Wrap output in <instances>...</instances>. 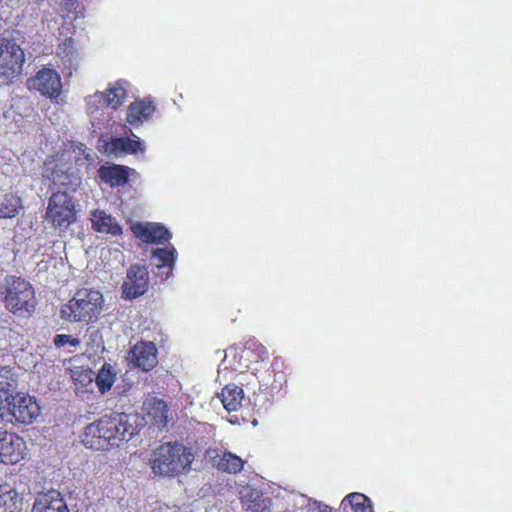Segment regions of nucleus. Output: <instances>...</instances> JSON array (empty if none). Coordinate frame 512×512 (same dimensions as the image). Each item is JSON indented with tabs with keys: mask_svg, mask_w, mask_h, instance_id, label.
Listing matches in <instances>:
<instances>
[{
	"mask_svg": "<svg viewBox=\"0 0 512 512\" xmlns=\"http://www.w3.org/2000/svg\"><path fill=\"white\" fill-rule=\"evenodd\" d=\"M204 456L213 469L231 475L240 473L246 463L240 456L219 447L207 448Z\"/></svg>",
	"mask_w": 512,
	"mask_h": 512,
	"instance_id": "nucleus-9",
	"label": "nucleus"
},
{
	"mask_svg": "<svg viewBox=\"0 0 512 512\" xmlns=\"http://www.w3.org/2000/svg\"><path fill=\"white\" fill-rule=\"evenodd\" d=\"M107 151L110 154L118 156L120 154H136L144 151L140 140L130 139L128 137L112 138L107 144Z\"/></svg>",
	"mask_w": 512,
	"mask_h": 512,
	"instance_id": "nucleus-21",
	"label": "nucleus"
},
{
	"mask_svg": "<svg viewBox=\"0 0 512 512\" xmlns=\"http://www.w3.org/2000/svg\"><path fill=\"white\" fill-rule=\"evenodd\" d=\"M194 459L190 447L179 441H168L151 451L149 467L154 476L172 479L188 473Z\"/></svg>",
	"mask_w": 512,
	"mask_h": 512,
	"instance_id": "nucleus-2",
	"label": "nucleus"
},
{
	"mask_svg": "<svg viewBox=\"0 0 512 512\" xmlns=\"http://www.w3.org/2000/svg\"><path fill=\"white\" fill-rule=\"evenodd\" d=\"M0 512H20L18 495L7 484H0Z\"/></svg>",
	"mask_w": 512,
	"mask_h": 512,
	"instance_id": "nucleus-27",
	"label": "nucleus"
},
{
	"mask_svg": "<svg viewBox=\"0 0 512 512\" xmlns=\"http://www.w3.org/2000/svg\"><path fill=\"white\" fill-rule=\"evenodd\" d=\"M26 454L25 440L18 434L3 429L0 436V461L4 464H17Z\"/></svg>",
	"mask_w": 512,
	"mask_h": 512,
	"instance_id": "nucleus-10",
	"label": "nucleus"
},
{
	"mask_svg": "<svg viewBox=\"0 0 512 512\" xmlns=\"http://www.w3.org/2000/svg\"><path fill=\"white\" fill-rule=\"evenodd\" d=\"M355 512H374L371 501L368 502L367 504H365L364 506H362L361 508H359Z\"/></svg>",
	"mask_w": 512,
	"mask_h": 512,
	"instance_id": "nucleus-32",
	"label": "nucleus"
},
{
	"mask_svg": "<svg viewBox=\"0 0 512 512\" xmlns=\"http://www.w3.org/2000/svg\"><path fill=\"white\" fill-rule=\"evenodd\" d=\"M107 107L111 109H118L127 98V89L124 83L117 81L110 85L104 93L101 94Z\"/></svg>",
	"mask_w": 512,
	"mask_h": 512,
	"instance_id": "nucleus-22",
	"label": "nucleus"
},
{
	"mask_svg": "<svg viewBox=\"0 0 512 512\" xmlns=\"http://www.w3.org/2000/svg\"><path fill=\"white\" fill-rule=\"evenodd\" d=\"M104 299L100 291L92 288H80L74 296L61 306L60 316L69 322H92L98 318Z\"/></svg>",
	"mask_w": 512,
	"mask_h": 512,
	"instance_id": "nucleus-4",
	"label": "nucleus"
},
{
	"mask_svg": "<svg viewBox=\"0 0 512 512\" xmlns=\"http://www.w3.org/2000/svg\"><path fill=\"white\" fill-rule=\"evenodd\" d=\"M268 359L269 354L266 347L256 340L247 341L240 353L241 367L250 370L254 375L263 364H266Z\"/></svg>",
	"mask_w": 512,
	"mask_h": 512,
	"instance_id": "nucleus-12",
	"label": "nucleus"
},
{
	"mask_svg": "<svg viewBox=\"0 0 512 512\" xmlns=\"http://www.w3.org/2000/svg\"><path fill=\"white\" fill-rule=\"evenodd\" d=\"M56 55L66 68L71 69L78 56L74 40L72 38L63 40L57 47Z\"/></svg>",
	"mask_w": 512,
	"mask_h": 512,
	"instance_id": "nucleus-26",
	"label": "nucleus"
},
{
	"mask_svg": "<svg viewBox=\"0 0 512 512\" xmlns=\"http://www.w3.org/2000/svg\"><path fill=\"white\" fill-rule=\"evenodd\" d=\"M12 369L9 367H0V403L6 396H10L15 386Z\"/></svg>",
	"mask_w": 512,
	"mask_h": 512,
	"instance_id": "nucleus-28",
	"label": "nucleus"
},
{
	"mask_svg": "<svg viewBox=\"0 0 512 512\" xmlns=\"http://www.w3.org/2000/svg\"><path fill=\"white\" fill-rule=\"evenodd\" d=\"M266 509H267V506L264 505L263 499H259V501H257L255 499V500L251 501V503L248 505V510H250L252 512H265Z\"/></svg>",
	"mask_w": 512,
	"mask_h": 512,
	"instance_id": "nucleus-31",
	"label": "nucleus"
},
{
	"mask_svg": "<svg viewBox=\"0 0 512 512\" xmlns=\"http://www.w3.org/2000/svg\"><path fill=\"white\" fill-rule=\"evenodd\" d=\"M130 361L134 367L149 372L158 364V351L153 342L140 341L130 351Z\"/></svg>",
	"mask_w": 512,
	"mask_h": 512,
	"instance_id": "nucleus-13",
	"label": "nucleus"
},
{
	"mask_svg": "<svg viewBox=\"0 0 512 512\" xmlns=\"http://www.w3.org/2000/svg\"><path fill=\"white\" fill-rule=\"evenodd\" d=\"M91 372L90 373H85L84 376L88 378V381H92V378H91Z\"/></svg>",
	"mask_w": 512,
	"mask_h": 512,
	"instance_id": "nucleus-34",
	"label": "nucleus"
},
{
	"mask_svg": "<svg viewBox=\"0 0 512 512\" xmlns=\"http://www.w3.org/2000/svg\"><path fill=\"white\" fill-rule=\"evenodd\" d=\"M132 172H134L132 168L120 164L102 165L98 169L101 181L111 187L126 185Z\"/></svg>",
	"mask_w": 512,
	"mask_h": 512,
	"instance_id": "nucleus-16",
	"label": "nucleus"
},
{
	"mask_svg": "<svg viewBox=\"0 0 512 512\" xmlns=\"http://www.w3.org/2000/svg\"><path fill=\"white\" fill-rule=\"evenodd\" d=\"M144 410L150 422L160 430L169 422V406L163 399L151 397L144 402Z\"/></svg>",
	"mask_w": 512,
	"mask_h": 512,
	"instance_id": "nucleus-17",
	"label": "nucleus"
},
{
	"mask_svg": "<svg viewBox=\"0 0 512 512\" xmlns=\"http://www.w3.org/2000/svg\"><path fill=\"white\" fill-rule=\"evenodd\" d=\"M156 111V106L151 99L136 100L128 106L126 121L132 126H139L147 121Z\"/></svg>",
	"mask_w": 512,
	"mask_h": 512,
	"instance_id": "nucleus-19",
	"label": "nucleus"
},
{
	"mask_svg": "<svg viewBox=\"0 0 512 512\" xmlns=\"http://www.w3.org/2000/svg\"><path fill=\"white\" fill-rule=\"evenodd\" d=\"M130 229L135 237L144 243L161 244L168 242L172 237L168 229L157 223L136 222L131 224Z\"/></svg>",
	"mask_w": 512,
	"mask_h": 512,
	"instance_id": "nucleus-14",
	"label": "nucleus"
},
{
	"mask_svg": "<svg viewBox=\"0 0 512 512\" xmlns=\"http://www.w3.org/2000/svg\"><path fill=\"white\" fill-rule=\"evenodd\" d=\"M41 413V406L34 396L15 392L0 403V418L12 425H30Z\"/></svg>",
	"mask_w": 512,
	"mask_h": 512,
	"instance_id": "nucleus-5",
	"label": "nucleus"
},
{
	"mask_svg": "<svg viewBox=\"0 0 512 512\" xmlns=\"http://www.w3.org/2000/svg\"><path fill=\"white\" fill-rule=\"evenodd\" d=\"M148 284L147 268L140 264L131 265L122 284V298L131 300L143 295L148 290Z\"/></svg>",
	"mask_w": 512,
	"mask_h": 512,
	"instance_id": "nucleus-11",
	"label": "nucleus"
},
{
	"mask_svg": "<svg viewBox=\"0 0 512 512\" xmlns=\"http://www.w3.org/2000/svg\"><path fill=\"white\" fill-rule=\"evenodd\" d=\"M344 501H347L351 505L353 511L355 512L359 508L370 502L371 500L362 493L354 492L348 494L345 497Z\"/></svg>",
	"mask_w": 512,
	"mask_h": 512,
	"instance_id": "nucleus-29",
	"label": "nucleus"
},
{
	"mask_svg": "<svg viewBox=\"0 0 512 512\" xmlns=\"http://www.w3.org/2000/svg\"><path fill=\"white\" fill-rule=\"evenodd\" d=\"M92 228L98 233L119 236L122 234V227L110 214L100 209L91 212Z\"/></svg>",
	"mask_w": 512,
	"mask_h": 512,
	"instance_id": "nucleus-20",
	"label": "nucleus"
},
{
	"mask_svg": "<svg viewBox=\"0 0 512 512\" xmlns=\"http://www.w3.org/2000/svg\"><path fill=\"white\" fill-rule=\"evenodd\" d=\"M53 343L58 348L63 347L66 344L77 347L80 345V340L78 338L72 337L71 335L57 334L53 339Z\"/></svg>",
	"mask_w": 512,
	"mask_h": 512,
	"instance_id": "nucleus-30",
	"label": "nucleus"
},
{
	"mask_svg": "<svg viewBox=\"0 0 512 512\" xmlns=\"http://www.w3.org/2000/svg\"><path fill=\"white\" fill-rule=\"evenodd\" d=\"M0 302L13 315L28 318L37 306L35 289L23 277L7 275L0 282Z\"/></svg>",
	"mask_w": 512,
	"mask_h": 512,
	"instance_id": "nucleus-3",
	"label": "nucleus"
},
{
	"mask_svg": "<svg viewBox=\"0 0 512 512\" xmlns=\"http://www.w3.org/2000/svg\"><path fill=\"white\" fill-rule=\"evenodd\" d=\"M25 54L13 40L0 38V83L8 84L21 75Z\"/></svg>",
	"mask_w": 512,
	"mask_h": 512,
	"instance_id": "nucleus-7",
	"label": "nucleus"
},
{
	"mask_svg": "<svg viewBox=\"0 0 512 512\" xmlns=\"http://www.w3.org/2000/svg\"><path fill=\"white\" fill-rule=\"evenodd\" d=\"M317 512H331V508L327 505H318Z\"/></svg>",
	"mask_w": 512,
	"mask_h": 512,
	"instance_id": "nucleus-33",
	"label": "nucleus"
},
{
	"mask_svg": "<svg viewBox=\"0 0 512 512\" xmlns=\"http://www.w3.org/2000/svg\"><path fill=\"white\" fill-rule=\"evenodd\" d=\"M26 86L30 91L38 92L55 103H58L63 89L60 74L48 67H43L28 78Z\"/></svg>",
	"mask_w": 512,
	"mask_h": 512,
	"instance_id": "nucleus-8",
	"label": "nucleus"
},
{
	"mask_svg": "<svg viewBox=\"0 0 512 512\" xmlns=\"http://www.w3.org/2000/svg\"><path fill=\"white\" fill-rule=\"evenodd\" d=\"M21 208V198L14 193H6L0 203V219H11L16 217Z\"/></svg>",
	"mask_w": 512,
	"mask_h": 512,
	"instance_id": "nucleus-25",
	"label": "nucleus"
},
{
	"mask_svg": "<svg viewBox=\"0 0 512 512\" xmlns=\"http://www.w3.org/2000/svg\"><path fill=\"white\" fill-rule=\"evenodd\" d=\"M118 371L115 365L105 362L95 377L96 386L102 394L111 390L117 379Z\"/></svg>",
	"mask_w": 512,
	"mask_h": 512,
	"instance_id": "nucleus-23",
	"label": "nucleus"
},
{
	"mask_svg": "<svg viewBox=\"0 0 512 512\" xmlns=\"http://www.w3.org/2000/svg\"><path fill=\"white\" fill-rule=\"evenodd\" d=\"M77 200L66 191L58 190L48 198L46 222L60 233H65L78 220Z\"/></svg>",
	"mask_w": 512,
	"mask_h": 512,
	"instance_id": "nucleus-6",
	"label": "nucleus"
},
{
	"mask_svg": "<svg viewBox=\"0 0 512 512\" xmlns=\"http://www.w3.org/2000/svg\"><path fill=\"white\" fill-rule=\"evenodd\" d=\"M32 512H69V509L60 492L52 489L35 499Z\"/></svg>",
	"mask_w": 512,
	"mask_h": 512,
	"instance_id": "nucleus-18",
	"label": "nucleus"
},
{
	"mask_svg": "<svg viewBox=\"0 0 512 512\" xmlns=\"http://www.w3.org/2000/svg\"><path fill=\"white\" fill-rule=\"evenodd\" d=\"M219 397L224 408L229 412H233L238 410V408L241 406L243 390L236 385H227L222 389Z\"/></svg>",
	"mask_w": 512,
	"mask_h": 512,
	"instance_id": "nucleus-24",
	"label": "nucleus"
},
{
	"mask_svg": "<svg viewBox=\"0 0 512 512\" xmlns=\"http://www.w3.org/2000/svg\"><path fill=\"white\" fill-rule=\"evenodd\" d=\"M177 258V251L173 246L166 248H157L152 251L151 263L157 268V275L161 280H167L174 269V264Z\"/></svg>",
	"mask_w": 512,
	"mask_h": 512,
	"instance_id": "nucleus-15",
	"label": "nucleus"
},
{
	"mask_svg": "<svg viewBox=\"0 0 512 512\" xmlns=\"http://www.w3.org/2000/svg\"><path fill=\"white\" fill-rule=\"evenodd\" d=\"M138 415L113 412L88 424L81 435L83 445L95 451L120 447L139 433Z\"/></svg>",
	"mask_w": 512,
	"mask_h": 512,
	"instance_id": "nucleus-1",
	"label": "nucleus"
}]
</instances>
